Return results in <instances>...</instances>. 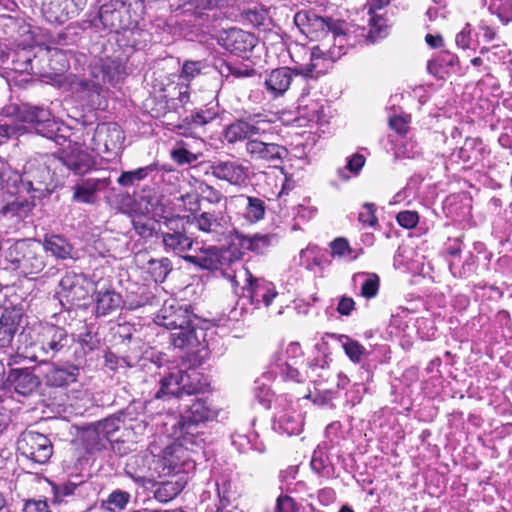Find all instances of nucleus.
I'll return each instance as SVG.
<instances>
[{"mask_svg":"<svg viewBox=\"0 0 512 512\" xmlns=\"http://www.w3.org/2000/svg\"><path fill=\"white\" fill-rule=\"evenodd\" d=\"M489 10L496 14L503 23L512 20V0H491Z\"/></svg>","mask_w":512,"mask_h":512,"instance_id":"obj_52","label":"nucleus"},{"mask_svg":"<svg viewBox=\"0 0 512 512\" xmlns=\"http://www.w3.org/2000/svg\"><path fill=\"white\" fill-rule=\"evenodd\" d=\"M294 23L311 40L320 42L311 48L310 63L305 70H301L305 77L313 76L321 60L335 62L365 36L364 29L355 28L345 21L319 16L312 10L297 12Z\"/></svg>","mask_w":512,"mask_h":512,"instance_id":"obj_1","label":"nucleus"},{"mask_svg":"<svg viewBox=\"0 0 512 512\" xmlns=\"http://www.w3.org/2000/svg\"><path fill=\"white\" fill-rule=\"evenodd\" d=\"M163 225L164 230L160 234L166 252L180 255L192 248L193 239L187 235V222L184 217L166 218Z\"/></svg>","mask_w":512,"mask_h":512,"instance_id":"obj_15","label":"nucleus"},{"mask_svg":"<svg viewBox=\"0 0 512 512\" xmlns=\"http://www.w3.org/2000/svg\"><path fill=\"white\" fill-rule=\"evenodd\" d=\"M411 117L407 114H395L389 117V126L399 136L405 137L410 129Z\"/></svg>","mask_w":512,"mask_h":512,"instance_id":"obj_54","label":"nucleus"},{"mask_svg":"<svg viewBox=\"0 0 512 512\" xmlns=\"http://www.w3.org/2000/svg\"><path fill=\"white\" fill-rule=\"evenodd\" d=\"M305 68L306 66L300 68L299 70H292L288 67H281L272 70L266 76L264 81L266 92L272 98H277L284 95L292 83L294 72H296V74H301V70H305ZM302 75L304 74L302 73Z\"/></svg>","mask_w":512,"mask_h":512,"instance_id":"obj_23","label":"nucleus"},{"mask_svg":"<svg viewBox=\"0 0 512 512\" xmlns=\"http://www.w3.org/2000/svg\"><path fill=\"white\" fill-rule=\"evenodd\" d=\"M95 312L97 317L110 315L123 306L121 294L112 288H100L94 293Z\"/></svg>","mask_w":512,"mask_h":512,"instance_id":"obj_28","label":"nucleus"},{"mask_svg":"<svg viewBox=\"0 0 512 512\" xmlns=\"http://www.w3.org/2000/svg\"><path fill=\"white\" fill-rule=\"evenodd\" d=\"M234 271L232 287L236 294L248 297L256 307L260 304L268 307L277 296L275 286L272 282L264 279L254 278L251 272L243 265L238 264Z\"/></svg>","mask_w":512,"mask_h":512,"instance_id":"obj_8","label":"nucleus"},{"mask_svg":"<svg viewBox=\"0 0 512 512\" xmlns=\"http://www.w3.org/2000/svg\"><path fill=\"white\" fill-rule=\"evenodd\" d=\"M306 99L302 97L299 104V109L302 111V115L309 121L318 122L324 117V106L319 102L313 101L310 104H306Z\"/></svg>","mask_w":512,"mask_h":512,"instance_id":"obj_51","label":"nucleus"},{"mask_svg":"<svg viewBox=\"0 0 512 512\" xmlns=\"http://www.w3.org/2000/svg\"><path fill=\"white\" fill-rule=\"evenodd\" d=\"M256 37L238 28L223 31L218 37V43L230 53L245 57L255 47Z\"/></svg>","mask_w":512,"mask_h":512,"instance_id":"obj_20","label":"nucleus"},{"mask_svg":"<svg viewBox=\"0 0 512 512\" xmlns=\"http://www.w3.org/2000/svg\"><path fill=\"white\" fill-rule=\"evenodd\" d=\"M218 410L205 400L197 399L180 416L178 424L185 433H190L194 426L217 418Z\"/></svg>","mask_w":512,"mask_h":512,"instance_id":"obj_18","label":"nucleus"},{"mask_svg":"<svg viewBox=\"0 0 512 512\" xmlns=\"http://www.w3.org/2000/svg\"><path fill=\"white\" fill-rule=\"evenodd\" d=\"M44 382L50 387H64L77 381L79 367L74 364L58 365L50 361L41 363Z\"/></svg>","mask_w":512,"mask_h":512,"instance_id":"obj_22","label":"nucleus"},{"mask_svg":"<svg viewBox=\"0 0 512 512\" xmlns=\"http://www.w3.org/2000/svg\"><path fill=\"white\" fill-rule=\"evenodd\" d=\"M102 71L109 81H118L124 75L125 67L119 58H108L102 65Z\"/></svg>","mask_w":512,"mask_h":512,"instance_id":"obj_49","label":"nucleus"},{"mask_svg":"<svg viewBox=\"0 0 512 512\" xmlns=\"http://www.w3.org/2000/svg\"><path fill=\"white\" fill-rule=\"evenodd\" d=\"M132 224L135 232L142 238H150L155 233V223L149 219L135 218Z\"/></svg>","mask_w":512,"mask_h":512,"instance_id":"obj_58","label":"nucleus"},{"mask_svg":"<svg viewBox=\"0 0 512 512\" xmlns=\"http://www.w3.org/2000/svg\"><path fill=\"white\" fill-rule=\"evenodd\" d=\"M7 382L14 391L20 395L32 394L40 385V380L29 368L11 369L7 376Z\"/></svg>","mask_w":512,"mask_h":512,"instance_id":"obj_25","label":"nucleus"},{"mask_svg":"<svg viewBox=\"0 0 512 512\" xmlns=\"http://www.w3.org/2000/svg\"><path fill=\"white\" fill-rule=\"evenodd\" d=\"M186 454L187 451L181 444L174 443L166 447L160 459L162 472L166 475L184 472V467L190 465Z\"/></svg>","mask_w":512,"mask_h":512,"instance_id":"obj_26","label":"nucleus"},{"mask_svg":"<svg viewBox=\"0 0 512 512\" xmlns=\"http://www.w3.org/2000/svg\"><path fill=\"white\" fill-rule=\"evenodd\" d=\"M338 339L345 354L353 363H360L364 358L369 356V352L358 341L346 335H340Z\"/></svg>","mask_w":512,"mask_h":512,"instance_id":"obj_40","label":"nucleus"},{"mask_svg":"<svg viewBox=\"0 0 512 512\" xmlns=\"http://www.w3.org/2000/svg\"><path fill=\"white\" fill-rule=\"evenodd\" d=\"M298 507L293 498L288 495L279 496L276 501V512H297Z\"/></svg>","mask_w":512,"mask_h":512,"instance_id":"obj_64","label":"nucleus"},{"mask_svg":"<svg viewBox=\"0 0 512 512\" xmlns=\"http://www.w3.org/2000/svg\"><path fill=\"white\" fill-rule=\"evenodd\" d=\"M303 427V420L292 406L279 409L274 415L273 429L288 436L298 435Z\"/></svg>","mask_w":512,"mask_h":512,"instance_id":"obj_24","label":"nucleus"},{"mask_svg":"<svg viewBox=\"0 0 512 512\" xmlns=\"http://www.w3.org/2000/svg\"><path fill=\"white\" fill-rule=\"evenodd\" d=\"M88 486V483L86 481H67L63 484H53L52 485V492H53V501L57 504H60L63 502L64 497L71 496V495H80L82 490H85Z\"/></svg>","mask_w":512,"mask_h":512,"instance_id":"obj_37","label":"nucleus"},{"mask_svg":"<svg viewBox=\"0 0 512 512\" xmlns=\"http://www.w3.org/2000/svg\"><path fill=\"white\" fill-rule=\"evenodd\" d=\"M354 283H360V295L366 299L376 297L379 291L380 278L376 273L359 272L353 276Z\"/></svg>","mask_w":512,"mask_h":512,"instance_id":"obj_36","label":"nucleus"},{"mask_svg":"<svg viewBox=\"0 0 512 512\" xmlns=\"http://www.w3.org/2000/svg\"><path fill=\"white\" fill-rule=\"evenodd\" d=\"M130 494L123 490H114L109 494L108 498L101 503V508L110 512L123 510L129 500Z\"/></svg>","mask_w":512,"mask_h":512,"instance_id":"obj_45","label":"nucleus"},{"mask_svg":"<svg viewBox=\"0 0 512 512\" xmlns=\"http://www.w3.org/2000/svg\"><path fill=\"white\" fill-rule=\"evenodd\" d=\"M23 512H51L46 500L28 499L24 502Z\"/></svg>","mask_w":512,"mask_h":512,"instance_id":"obj_63","label":"nucleus"},{"mask_svg":"<svg viewBox=\"0 0 512 512\" xmlns=\"http://www.w3.org/2000/svg\"><path fill=\"white\" fill-rule=\"evenodd\" d=\"M184 260L202 269L220 271L231 283V274H234L238 264H242L239 260H233L230 252L219 250L215 246L202 249L196 255L184 256Z\"/></svg>","mask_w":512,"mask_h":512,"instance_id":"obj_11","label":"nucleus"},{"mask_svg":"<svg viewBox=\"0 0 512 512\" xmlns=\"http://www.w3.org/2000/svg\"><path fill=\"white\" fill-rule=\"evenodd\" d=\"M111 185L110 177H88L80 179L73 186L72 199L77 203L95 204L99 194Z\"/></svg>","mask_w":512,"mask_h":512,"instance_id":"obj_19","label":"nucleus"},{"mask_svg":"<svg viewBox=\"0 0 512 512\" xmlns=\"http://www.w3.org/2000/svg\"><path fill=\"white\" fill-rule=\"evenodd\" d=\"M203 67L204 65L201 61H185L179 75L181 85L188 84L191 80L200 75Z\"/></svg>","mask_w":512,"mask_h":512,"instance_id":"obj_53","label":"nucleus"},{"mask_svg":"<svg viewBox=\"0 0 512 512\" xmlns=\"http://www.w3.org/2000/svg\"><path fill=\"white\" fill-rule=\"evenodd\" d=\"M121 425L122 421L120 417L110 416L93 424L92 426H94L98 433H100L103 441L109 439L111 442H113L117 439L116 434L120 430Z\"/></svg>","mask_w":512,"mask_h":512,"instance_id":"obj_42","label":"nucleus"},{"mask_svg":"<svg viewBox=\"0 0 512 512\" xmlns=\"http://www.w3.org/2000/svg\"><path fill=\"white\" fill-rule=\"evenodd\" d=\"M458 66V56L451 52L443 51L428 61L427 70L431 75L443 79L451 72H456Z\"/></svg>","mask_w":512,"mask_h":512,"instance_id":"obj_33","label":"nucleus"},{"mask_svg":"<svg viewBox=\"0 0 512 512\" xmlns=\"http://www.w3.org/2000/svg\"><path fill=\"white\" fill-rule=\"evenodd\" d=\"M365 162L366 159L364 155L359 153L353 154L347 158L346 166L338 169V176L344 181L349 180L351 177L348 172L354 176H357L365 165Z\"/></svg>","mask_w":512,"mask_h":512,"instance_id":"obj_47","label":"nucleus"},{"mask_svg":"<svg viewBox=\"0 0 512 512\" xmlns=\"http://www.w3.org/2000/svg\"><path fill=\"white\" fill-rule=\"evenodd\" d=\"M198 321L190 305L176 300L165 301L155 319L156 324L173 330L171 343L180 349L196 348L204 339L205 334L198 327Z\"/></svg>","mask_w":512,"mask_h":512,"instance_id":"obj_3","label":"nucleus"},{"mask_svg":"<svg viewBox=\"0 0 512 512\" xmlns=\"http://www.w3.org/2000/svg\"><path fill=\"white\" fill-rule=\"evenodd\" d=\"M61 161L76 175H84L95 166L93 157L80 147H72L69 151L64 152Z\"/></svg>","mask_w":512,"mask_h":512,"instance_id":"obj_27","label":"nucleus"},{"mask_svg":"<svg viewBox=\"0 0 512 512\" xmlns=\"http://www.w3.org/2000/svg\"><path fill=\"white\" fill-rule=\"evenodd\" d=\"M197 228L210 235L212 241L220 242L229 233V218L221 212H202L194 217Z\"/></svg>","mask_w":512,"mask_h":512,"instance_id":"obj_21","label":"nucleus"},{"mask_svg":"<svg viewBox=\"0 0 512 512\" xmlns=\"http://www.w3.org/2000/svg\"><path fill=\"white\" fill-rule=\"evenodd\" d=\"M323 254L321 250L314 245H309L305 249L299 252L298 257L294 258V261L301 267L307 270L313 271L315 267H319L322 264Z\"/></svg>","mask_w":512,"mask_h":512,"instance_id":"obj_38","label":"nucleus"},{"mask_svg":"<svg viewBox=\"0 0 512 512\" xmlns=\"http://www.w3.org/2000/svg\"><path fill=\"white\" fill-rule=\"evenodd\" d=\"M231 202L244 206L242 214L246 222L250 224L257 223L264 219L266 214L265 201L258 197L237 195L230 198Z\"/></svg>","mask_w":512,"mask_h":512,"instance_id":"obj_31","label":"nucleus"},{"mask_svg":"<svg viewBox=\"0 0 512 512\" xmlns=\"http://www.w3.org/2000/svg\"><path fill=\"white\" fill-rule=\"evenodd\" d=\"M178 134L184 135L186 139L177 141L175 147L180 149H185L192 151L198 156H202V150L204 147V141L200 137L191 136L192 133H189L188 127H185L184 124H180L178 127Z\"/></svg>","mask_w":512,"mask_h":512,"instance_id":"obj_41","label":"nucleus"},{"mask_svg":"<svg viewBox=\"0 0 512 512\" xmlns=\"http://www.w3.org/2000/svg\"><path fill=\"white\" fill-rule=\"evenodd\" d=\"M143 8L142 0H110L100 7L98 18L105 28L118 35L123 29L139 21Z\"/></svg>","mask_w":512,"mask_h":512,"instance_id":"obj_7","label":"nucleus"},{"mask_svg":"<svg viewBox=\"0 0 512 512\" xmlns=\"http://www.w3.org/2000/svg\"><path fill=\"white\" fill-rule=\"evenodd\" d=\"M170 156L178 165H191L195 163L201 156L196 155L192 151L173 147Z\"/></svg>","mask_w":512,"mask_h":512,"instance_id":"obj_57","label":"nucleus"},{"mask_svg":"<svg viewBox=\"0 0 512 512\" xmlns=\"http://www.w3.org/2000/svg\"><path fill=\"white\" fill-rule=\"evenodd\" d=\"M159 384L160 387L155 392L154 397L147 402L148 406H152L158 400L181 399L184 395L190 396L202 390L199 374L195 370L190 372L183 370L173 371L161 378Z\"/></svg>","mask_w":512,"mask_h":512,"instance_id":"obj_9","label":"nucleus"},{"mask_svg":"<svg viewBox=\"0 0 512 512\" xmlns=\"http://www.w3.org/2000/svg\"><path fill=\"white\" fill-rule=\"evenodd\" d=\"M394 154L399 159H414L421 155V148L416 141L402 137L395 146Z\"/></svg>","mask_w":512,"mask_h":512,"instance_id":"obj_46","label":"nucleus"},{"mask_svg":"<svg viewBox=\"0 0 512 512\" xmlns=\"http://www.w3.org/2000/svg\"><path fill=\"white\" fill-rule=\"evenodd\" d=\"M487 154L483 141L479 138H466L463 146L457 152V157L468 165L482 161Z\"/></svg>","mask_w":512,"mask_h":512,"instance_id":"obj_35","label":"nucleus"},{"mask_svg":"<svg viewBox=\"0 0 512 512\" xmlns=\"http://www.w3.org/2000/svg\"><path fill=\"white\" fill-rule=\"evenodd\" d=\"M236 238L242 248L257 254H264L279 243V237L274 233L245 235L236 231Z\"/></svg>","mask_w":512,"mask_h":512,"instance_id":"obj_30","label":"nucleus"},{"mask_svg":"<svg viewBox=\"0 0 512 512\" xmlns=\"http://www.w3.org/2000/svg\"><path fill=\"white\" fill-rule=\"evenodd\" d=\"M396 220L401 227L412 229L418 224L419 215L416 211L405 210L397 214Z\"/></svg>","mask_w":512,"mask_h":512,"instance_id":"obj_61","label":"nucleus"},{"mask_svg":"<svg viewBox=\"0 0 512 512\" xmlns=\"http://www.w3.org/2000/svg\"><path fill=\"white\" fill-rule=\"evenodd\" d=\"M231 0H168L170 10L176 15H183L186 21L202 31L210 29L222 15L220 8L227 6Z\"/></svg>","mask_w":512,"mask_h":512,"instance_id":"obj_6","label":"nucleus"},{"mask_svg":"<svg viewBox=\"0 0 512 512\" xmlns=\"http://www.w3.org/2000/svg\"><path fill=\"white\" fill-rule=\"evenodd\" d=\"M77 91L82 93V99L88 102L94 101V96L99 95L100 86L94 82L81 80L77 83Z\"/></svg>","mask_w":512,"mask_h":512,"instance_id":"obj_59","label":"nucleus"},{"mask_svg":"<svg viewBox=\"0 0 512 512\" xmlns=\"http://www.w3.org/2000/svg\"><path fill=\"white\" fill-rule=\"evenodd\" d=\"M274 127L260 115L236 120L224 130L230 144L247 140L245 151L254 161L282 162L288 156L285 146L272 141Z\"/></svg>","mask_w":512,"mask_h":512,"instance_id":"obj_2","label":"nucleus"},{"mask_svg":"<svg viewBox=\"0 0 512 512\" xmlns=\"http://www.w3.org/2000/svg\"><path fill=\"white\" fill-rule=\"evenodd\" d=\"M17 449L27 459L37 463L45 464L53 454V445L50 439L39 432L25 430L17 440Z\"/></svg>","mask_w":512,"mask_h":512,"instance_id":"obj_14","label":"nucleus"},{"mask_svg":"<svg viewBox=\"0 0 512 512\" xmlns=\"http://www.w3.org/2000/svg\"><path fill=\"white\" fill-rule=\"evenodd\" d=\"M13 110L17 118L21 122L30 124L37 134L48 139H57L59 126L49 110L30 104H21Z\"/></svg>","mask_w":512,"mask_h":512,"instance_id":"obj_13","label":"nucleus"},{"mask_svg":"<svg viewBox=\"0 0 512 512\" xmlns=\"http://www.w3.org/2000/svg\"><path fill=\"white\" fill-rule=\"evenodd\" d=\"M185 482L182 480L165 481L156 486L154 497L159 502H169L174 499L185 487Z\"/></svg>","mask_w":512,"mask_h":512,"instance_id":"obj_39","label":"nucleus"},{"mask_svg":"<svg viewBox=\"0 0 512 512\" xmlns=\"http://www.w3.org/2000/svg\"><path fill=\"white\" fill-rule=\"evenodd\" d=\"M375 212L376 207L373 203H364L358 214V221L363 226L375 227L378 224V219L375 215Z\"/></svg>","mask_w":512,"mask_h":512,"instance_id":"obj_56","label":"nucleus"},{"mask_svg":"<svg viewBox=\"0 0 512 512\" xmlns=\"http://www.w3.org/2000/svg\"><path fill=\"white\" fill-rule=\"evenodd\" d=\"M87 5V0H62L63 11L67 17L77 16Z\"/></svg>","mask_w":512,"mask_h":512,"instance_id":"obj_62","label":"nucleus"},{"mask_svg":"<svg viewBox=\"0 0 512 512\" xmlns=\"http://www.w3.org/2000/svg\"><path fill=\"white\" fill-rule=\"evenodd\" d=\"M124 139V132L117 123H100L94 130L90 148L98 155L110 160L121 153Z\"/></svg>","mask_w":512,"mask_h":512,"instance_id":"obj_12","label":"nucleus"},{"mask_svg":"<svg viewBox=\"0 0 512 512\" xmlns=\"http://www.w3.org/2000/svg\"><path fill=\"white\" fill-rule=\"evenodd\" d=\"M303 351L298 342H291L287 345L285 351L277 352L271 363L272 372L278 374L283 380H291L296 383H302L309 379L317 383L324 380L327 376L329 366L326 355L316 357L307 363L305 371H300L296 367L302 362Z\"/></svg>","mask_w":512,"mask_h":512,"instance_id":"obj_4","label":"nucleus"},{"mask_svg":"<svg viewBox=\"0 0 512 512\" xmlns=\"http://www.w3.org/2000/svg\"><path fill=\"white\" fill-rule=\"evenodd\" d=\"M86 446L90 451H102L112 443L109 439L102 440L100 433L94 426L89 427L85 432Z\"/></svg>","mask_w":512,"mask_h":512,"instance_id":"obj_50","label":"nucleus"},{"mask_svg":"<svg viewBox=\"0 0 512 512\" xmlns=\"http://www.w3.org/2000/svg\"><path fill=\"white\" fill-rule=\"evenodd\" d=\"M88 281L83 274L75 272H67L59 282V290L57 295L60 302L64 305L77 304L78 302L86 299L89 294Z\"/></svg>","mask_w":512,"mask_h":512,"instance_id":"obj_17","label":"nucleus"},{"mask_svg":"<svg viewBox=\"0 0 512 512\" xmlns=\"http://www.w3.org/2000/svg\"><path fill=\"white\" fill-rule=\"evenodd\" d=\"M202 165L206 168V174L211 173L217 179L233 186L242 187L249 179V168L239 160H216Z\"/></svg>","mask_w":512,"mask_h":512,"instance_id":"obj_16","label":"nucleus"},{"mask_svg":"<svg viewBox=\"0 0 512 512\" xmlns=\"http://www.w3.org/2000/svg\"><path fill=\"white\" fill-rule=\"evenodd\" d=\"M172 271V263L166 258L150 259L147 263V272L155 282H163Z\"/></svg>","mask_w":512,"mask_h":512,"instance_id":"obj_43","label":"nucleus"},{"mask_svg":"<svg viewBox=\"0 0 512 512\" xmlns=\"http://www.w3.org/2000/svg\"><path fill=\"white\" fill-rule=\"evenodd\" d=\"M155 169V165H148L132 171H123L117 179V183L123 187L132 186L135 182L144 180Z\"/></svg>","mask_w":512,"mask_h":512,"instance_id":"obj_44","label":"nucleus"},{"mask_svg":"<svg viewBox=\"0 0 512 512\" xmlns=\"http://www.w3.org/2000/svg\"><path fill=\"white\" fill-rule=\"evenodd\" d=\"M330 246L333 256L355 258V256H351L352 249L345 238H336L331 242Z\"/></svg>","mask_w":512,"mask_h":512,"instance_id":"obj_60","label":"nucleus"},{"mask_svg":"<svg viewBox=\"0 0 512 512\" xmlns=\"http://www.w3.org/2000/svg\"><path fill=\"white\" fill-rule=\"evenodd\" d=\"M214 119V114L207 110H198L184 120L185 127H202Z\"/></svg>","mask_w":512,"mask_h":512,"instance_id":"obj_55","label":"nucleus"},{"mask_svg":"<svg viewBox=\"0 0 512 512\" xmlns=\"http://www.w3.org/2000/svg\"><path fill=\"white\" fill-rule=\"evenodd\" d=\"M22 315L17 310H5L0 317V349L9 348L18 331Z\"/></svg>","mask_w":512,"mask_h":512,"instance_id":"obj_32","label":"nucleus"},{"mask_svg":"<svg viewBox=\"0 0 512 512\" xmlns=\"http://www.w3.org/2000/svg\"><path fill=\"white\" fill-rule=\"evenodd\" d=\"M117 43L121 47L131 48L132 50L144 49L152 40V35L138 25H129L117 35Z\"/></svg>","mask_w":512,"mask_h":512,"instance_id":"obj_29","label":"nucleus"},{"mask_svg":"<svg viewBox=\"0 0 512 512\" xmlns=\"http://www.w3.org/2000/svg\"><path fill=\"white\" fill-rule=\"evenodd\" d=\"M41 249L43 253L48 252L61 260L72 258L74 252L73 245L64 236L58 234L45 235Z\"/></svg>","mask_w":512,"mask_h":512,"instance_id":"obj_34","label":"nucleus"},{"mask_svg":"<svg viewBox=\"0 0 512 512\" xmlns=\"http://www.w3.org/2000/svg\"><path fill=\"white\" fill-rule=\"evenodd\" d=\"M74 342L64 327L54 324H41L35 332L31 344L33 354L30 358L40 363L48 362L56 357L66 355Z\"/></svg>","mask_w":512,"mask_h":512,"instance_id":"obj_5","label":"nucleus"},{"mask_svg":"<svg viewBox=\"0 0 512 512\" xmlns=\"http://www.w3.org/2000/svg\"><path fill=\"white\" fill-rule=\"evenodd\" d=\"M371 16L369 19L370 30L368 37L372 42H375L388 34L387 20L380 15L370 12Z\"/></svg>","mask_w":512,"mask_h":512,"instance_id":"obj_48","label":"nucleus"},{"mask_svg":"<svg viewBox=\"0 0 512 512\" xmlns=\"http://www.w3.org/2000/svg\"><path fill=\"white\" fill-rule=\"evenodd\" d=\"M7 259L23 274H37L46 263L40 241L20 240L9 248Z\"/></svg>","mask_w":512,"mask_h":512,"instance_id":"obj_10","label":"nucleus"}]
</instances>
